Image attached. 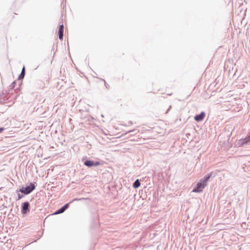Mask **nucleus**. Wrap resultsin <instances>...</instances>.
Returning a JSON list of instances; mask_svg holds the SVG:
<instances>
[{"mask_svg": "<svg viewBox=\"0 0 250 250\" xmlns=\"http://www.w3.org/2000/svg\"><path fill=\"white\" fill-rule=\"evenodd\" d=\"M135 131H136V130H129V131H128V133H130V132H134Z\"/></svg>", "mask_w": 250, "mask_h": 250, "instance_id": "nucleus-16", "label": "nucleus"}, {"mask_svg": "<svg viewBox=\"0 0 250 250\" xmlns=\"http://www.w3.org/2000/svg\"><path fill=\"white\" fill-rule=\"evenodd\" d=\"M129 124H132V122H131V121H129Z\"/></svg>", "mask_w": 250, "mask_h": 250, "instance_id": "nucleus-19", "label": "nucleus"}, {"mask_svg": "<svg viewBox=\"0 0 250 250\" xmlns=\"http://www.w3.org/2000/svg\"><path fill=\"white\" fill-rule=\"evenodd\" d=\"M30 204L28 202H24L21 204V212L23 215L27 214L30 211Z\"/></svg>", "mask_w": 250, "mask_h": 250, "instance_id": "nucleus-6", "label": "nucleus"}, {"mask_svg": "<svg viewBox=\"0 0 250 250\" xmlns=\"http://www.w3.org/2000/svg\"><path fill=\"white\" fill-rule=\"evenodd\" d=\"M172 93H169V94H168V95H171Z\"/></svg>", "mask_w": 250, "mask_h": 250, "instance_id": "nucleus-17", "label": "nucleus"}, {"mask_svg": "<svg viewBox=\"0 0 250 250\" xmlns=\"http://www.w3.org/2000/svg\"><path fill=\"white\" fill-rule=\"evenodd\" d=\"M6 96H4V97H3V98H6Z\"/></svg>", "mask_w": 250, "mask_h": 250, "instance_id": "nucleus-20", "label": "nucleus"}, {"mask_svg": "<svg viewBox=\"0 0 250 250\" xmlns=\"http://www.w3.org/2000/svg\"><path fill=\"white\" fill-rule=\"evenodd\" d=\"M24 197V194H20V193H18V198L17 199V200H20L22 198H23Z\"/></svg>", "mask_w": 250, "mask_h": 250, "instance_id": "nucleus-12", "label": "nucleus"}, {"mask_svg": "<svg viewBox=\"0 0 250 250\" xmlns=\"http://www.w3.org/2000/svg\"><path fill=\"white\" fill-rule=\"evenodd\" d=\"M249 144H250V131L248 133L245 138L239 139L237 141L236 145L239 147H241Z\"/></svg>", "mask_w": 250, "mask_h": 250, "instance_id": "nucleus-5", "label": "nucleus"}, {"mask_svg": "<svg viewBox=\"0 0 250 250\" xmlns=\"http://www.w3.org/2000/svg\"><path fill=\"white\" fill-rule=\"evenodd\" d=\"M82 162L83 165L88 167H96L101 164V162L99 161H94L86 157L82 159Z\"/></svg>", "mask_w": 250, "mask_h": 250, "instance_id": "nucleus-4", "label": "nucleus"}, {"mask_svg": "<svg viewBox=\"0 0 250 250\" xmlns=\"http://www.w3.org/2000/svg\"><path fill=\"white\" fill-rule=\"evenodd\" d=\"M172 93H169V94H168V95H171Z\"/></svg>", "mask_w": 250, "mask_h": 250, "instance_id": "nucleus-18", "label": "nucleus"}, {"mask_svg": "<svg viewBox=\"0 0 250 250\" xmlns=\"http://www.w3.org/2000/svg\"><path fill=\"white\" fill-rule=\"evenodd\" d=\"M171 105H170V106H169V108L167 109V111H166V114L168 113V112H169V111L170 110V109H171Z\"/></svg>", "mask_w": 250, "mask_h": 250, "instance_id": "nucleus-15", "label": "nucleus"}, {"mask_svg": "<svg viewBox=\"0 0 250 250\" xmlns=\"http://www.w3.org/2000/svg\"><path fill=\"white\" fill-rule=\"evenodd\" d=\"M85 198H75L72 201H70L69 203H66L64 204L63 206H62L61 208L56 210L53 214L57 215L59 214H61L63 212H64L69 207L70 204L72 203L73 201H82L85 200Z\"/></svg>", "mask_w": 250, "mask_h": 250, "instance_id": "nucleus-3", "label": "nucleus"}, {"mask_svg": "<svg viewBox=\"0 0 250 250\" xmlns=\"http://www.w3.org/2000/svg\"><path fill=\"white\" fill-rule=\"evenodd\" d=\"M140 185H141L140 181L138 179H137L133 183L132 187L134 188H138L140 186Z\"/></svg>", "mask_w": 250, "mask_h": 250, "instance_id": "nucleus-10", "label": "nucleus"}, {"mask_svg": "<svg viewBox=\"0 0 250 250\" xmlns=\"http://www.w3.org/2000/svg\"><path fill=\"white\" fill-rule=\"evenodd\" d=\"M102 80L104 81V85H105V86L106 87V88L107 89L109 88L110 87L108 83H107L105 82V81L104 80L102 79Z\"/></svg>", "mask_w": 250, "mask_h": 250, "instance_id": "nucleus-13", "label": "nucleus"}, {"mask_svg": "<svg viewBox=\"0 0 250 250\" xmlns=\"http://www.w3.org/2000/svg\"><path fill=\"white\" fill-rule=\"evenodd\" d=\"M36 188L35 183H30L29 185L26 187H22L19 189H17L16 192H21L24 195H28L32 192Z\"/></svg>", "mask_w": 250, "mask_h": 250, "instance_id": "nucleus-2", "label": "nucleus"}, {"mask_svg": "<svg viewBox=\"0 0 250 250\" xmlns=\"http://www.w3.org/2000/svg\"><path fill=\"white\" fill-rule=\"evenodd\" d=\"M25 75V66H23L22 67L21 74L19 75L18 80H21L23 79Z\"/></svg>", "mask_w": 250, "mask_h": 250, "instance_id": "nucleus-9", "label": "nucleus"}, {"mask_svg": "<svg viewBox=\"0 0 250 250\" xmlns=\"http://www.w3.org/2000/svg\"><path fill=\"white\" fill-rule=\"evenodd\" d=\"M16 85V82L15 81L9 85V91H10V90H12L14 89Z\"/></svg>", "mask_w": 250, "mask_h": 250, "instance_id": "nucleus-11", "label": "nucleus"}, {"mask_svg": "<svg viewBox=\"0 0 250 250\" xmlns=\"http://www.w3.org/2000/svg\"><path fill=\"white\" fill-rule=\"evenodd\" d=\"M213 172H210L206 174L203 178L201 179L198 183L196 185L195 187L192 190L193 192L201 193L203 191V189L207 186V184L208 180L212 176Z\"/></svg>", "mask_w": 250, "mask_h": 250, "instance_id": "nucleus-1", "label": "nucleus"}, {"mask_svg": "<svg viewBox=\"0 0 250 250\" xmlns=\"http://www.w3.org/2000/svg\"><path fill=\"white\" fill-rule=\"evenodd\" d=\"M5 130V128L3 127H0V133Z\"/></svg>", "mask_w": 250, "mask_h": 250, "instance_id": "nucleus-14", "label": "nucleus"}, {"mask_svg": "<svg viewBox=\"0 0 250 250\" xmlns=\"http://www.w3.org/2000/svg\"><path fill=\"white\" fill-rule=\"evenodd\" d=\"M64 26L63 24H59L58 31V35L60 40H62L63 38Z\"/></svg>", "mask_w": 250, "mask_h": 250, "instance_id": "nucleus-7", "label": "nucleus"}, {"mask_svg": "<svg viewBox=\"0 0 250 250\" xmlns=\"http://www.w3.org/2000/svg\"><path fill=\"white\" fill-rule=\"evenodd\" d=\"M205 112L204 111H202L200 114L196 115L194 116V118L196 122H200L204 120V119L205 117Z\"/></svg>", "mask_w": 250, "mask_h": 250, "instance_id": "nucleus-8", "label": "nucleus"}]
</instances>
